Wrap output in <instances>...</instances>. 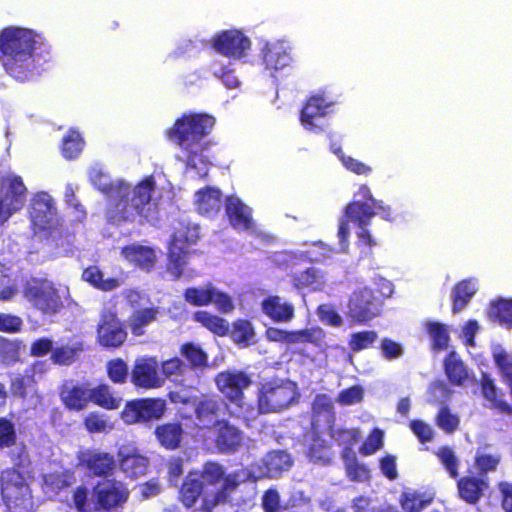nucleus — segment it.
Returning a JSON list of instances; mask_svg holds the SVG:
<instances>
[{
  "label": "nucleus",
  "mask_w": 512,
  "mask_h": 512,
  "mask_svg": "<svg viewBox=\"0 0 512 512\" xmlns=\"http://www.w3.org/2000/svg\"><path fill=\"white\" fill-rule=\"evenodd\" d=\"M298 398V387L294 381L278 377L271 378L260 383L256 407L248 404L243 413L227 409V416L230 419L242 420L249 426L260 414L281 412L296 403Z\"/></svg>",
  "instance_id": "nucleus-3"
},
{
  "label": "nucleus",
  "mask_w": 512,
  "mask_h": 512,
  "mask_svg": "<svg viewBox=\"0 0 512 512\" xmlns=\"http://www.w3.org/2000/svg\"><path fill=\"white\" fill-rule=\"evenodd\" d=\"M90 402L105 410H116L121 406L122 398L116 396L108 384L100 383L90 388Z\"/></svg>",
  "instance_id": "nucleus-33"
},
{
  "label": "nucleus",
  "mask_w": 512,
  "mask_h": 512,
  "mask_svg": "<svg viewBox=\"0 0 512 512\" xmlns=\"http://www.w3.org/2000/svg\"><path fill=\"white\" fill-rule=\"evenodd\" d=\"M96 332L98 344L112 350L121 347L128 336L123 322L118 318L116 312L110 310L101 313Z\"/></svg>",
  "instance_id": "nucleus-12"
},
{
  "label": "nucleus",
  "mask_w": 512,
  "mask_h": 512,
  "mask_svg": "<svg viewBox=\"0 0 512 512\" xmlns=\"http://www.w3.org/2000/svg\"><path fill=\"white\" fill-rule=\"evenodd\" d=\"M17 444V432L14 423L0 417V449L11 448Z\"/></svg>",
  "instance_id": "nucleus-59"
},
{
  "label": "nucleus",
  "mask_w": 512,
  "mask_h": 512,
  "mask_svg": "<svg viewBox=\"0 0 512 512\" xmlns=\"http://www.w3.org/2000/svg\"><path fill=\"white\" fill-rule=\"evenodd\" d=\"M330 436L337 445L344 446L343 451H347L348 455L353 453L352 447L361 437L358 428L331 429Z\"/></svg>",
  "instance_id": "nucleus-50"
},
{
  "label": "nucleus",
  "mask_w": 512,
  "mask_h": 512,
  "mask_svg": "<svg viewBox=\"0 0 512 512\" xmlns=\"http://www.w3.org/2000/svg\"><path fill=\"white\" fill-rule=\"evenodd\" d=\"M251 41L243 32L232 29L217 34L212 41V47L221 55L240 59L250 49Z\"/></svg>",
  "instance_id": "nucleus-14"
},
{
  "label": "nucleus",
  "mask_w": 512,
  "mask_h": 512,
  "mask_svg": "<svg viewBox=\"0 0 512 512\" xmlns=\"http://www.w3.org/2000/svg\"><path fill=\"white\" fill-rule=\"evenodd\" d=\"M0 185L4 190L5 201L20 210L27 196V188L19 175L8 174L1 179Z\"/></svg>",
  "instance_id": "nucleus-25"
},
{
  "label": "nucleus",
  "mask_w": 512,
  "mask_h": 512,
  "mask_svg": "<svg viewBox=\"0 0 512 512\" xmlns=\"http://www.w3.org/2000/svg\"><path fill=\"white\" fill-rule=\"evenodd\" d=\"M195 198L197 211L201 215L214 216L221 209L222 192L216 187L207 186L199 189L195 193Z\"/></svg>",
  "instance_id": "nucleus-23"
},
{
  "label": "nucleus",
  "mask_w": 512,
  "mask_h": 512,
  "mask_svg": "<svg viewBox=\"0 0 512 512\" xmlns=\"http://www.w3.org/2000/svg\"><path fill=\"white\" fill-rule=\"evenodd\" d=\"M377 338L378 333L374 330L354 332L348 339V347L352 352H359L371 347Z\"/></svg>",
  "instance_id": "nucleus-53"
},
{
  "label": "nucleus",
  "mask_w": 512,
  "mask_h": 512,
  "mask_svg": "<svg viewBox=\"0 0 512 512\" xmlns=\"http://www.w3.org/2000/svg\"><path fill=\"white\" fill-rule=\"evenodd\" d=\"M223 401L216 397H204L195 406L196 419L206 428L215 426L218 416L223 407Z\"/></svg>",
  "instance_id": "nucleus-26"
},
{
  "label": "nucleus",
  "mask_w": 512,
  "mask_h": 512,
  "mask_svg": "<svg viewBox=\"0 0 512 512\" xmlns=\"http://www.w3.org/2000/svg\"><path fill=\"white\" fill-rule=\"evenodd\" d=\"M83 145L84 141L81 135L77 131L70 130L62 140V155L68 160L75 159L81 153Z\"/></svg>",
  "instance_id": "nucleus-52"
},
{
  "label": "nucleus",
  "mask_w": 512,
  "mask_h": 512,
  "mask_svg": "<svg viewBox=\"0 0 512 512\" xmlns=\"http://www.w3.org/2000/svg\"><path fill=\"white\" fill-rule=\"evenodd\" d=\"M184 430L180 422H167L157 425L154 435L159 445L166 450H176L181 446Z\"/></svg>",
  "instance_id": "nucleus-24"
},
{
  "label": "nucleus",
  "mask_w": 512,
  "mask_h": 512,
  "mask_svg": "<svg viewBox=\"0 0 512 512\" xmlns=\"http://www.w3.org/2000/svg\"><path fill=\"white\" fill-rule=\"evenodd\" d=\"M459 497L468 504H476L488 488V482L480 476H463L457 481Z\"/></svg>",
  "instance_id": "nucleus-22"
},
{
  "label": "nucleus",
  "mask_w": 512,
  "mask_h": 512,
  "mask_svg": "<svg viewBox=\"0 0 512 512\" xmlns=\"http://www.w3.org/2000/svg\"><path fill=\"white\" fill-rule=\"evenodd\" d=\"M383 295L367 287L354 291L348 302V317L353 323L366 324L380 314Z\"/></svg>",
  "instance_id": "nucleus-9"
},
{
  "label": "nucleus",
  "mask_w": 512,
  "mask_h": 512,
  "mask_svg": "<svg viewBox=\"0 0 512 512\" xmlns=\"http://www.w3.org/2000/svg\"><path fill=\"white\" fill-rule=\"evenodd\" d=\"M59 398L63 406L74 412L88 408L90 403V388L88 383L64 381L59 387Z\"/></svg>",
  "instance_id": "nucleus-16"
},
{
  "label": "nucleus",
  "mask_w": 512,
  "mask_h": 512,
  "mask_svg": "<svg viewBox=\"0 0 512 512\" xmlns=\"http://www.w3.org/2000/svg\"><path fill=\"white\" fill-rule=\"evenodd\" d=\"M425 331L430 338V349L433 352H441L448 349L450 334L446 324L429 321L425 323Z\"/></svg>",
  "instance_id": "nucleus-34"
},
{
  "label": "nucleus",
  "mask_w": 512,
  "mask_h": 512,
  "mask_svg": "<svg viewBox=\"0 0 512 512\" xmlns=\"http://www.w3.org/2000/svg\"><path fill=\"white\" fill-rule=\"evenodd\" d=\"M436 455L446 471L449 473L450 477L457 478L459 475V460L456 457L454 451L448 446H443L439 448V450L436 452Z\"/></svg>",
  "instance_id": "nucleus-60"
},
{
  "label": "nucleus",
  "mask_w": 512,
  "mask_h": 512,
  "mask_svg": "<svg viewBox=\"0 0 512 512\" xmlns=\"http://www.w3.org/2000/svg\"><path fill=\"white\" fill-rule=\"evenodd\" d=\"M481 392L486 400L491 403V407L500 413L511 415L512 405L499 398V391L494 381L486 373H483L480 380Z\"/></svg>",
  "instance_id": "nucleus-35"
},
{
  "label": "nucleus",
  "mask_w": 512,
  "mask_h": 512,
  "mask_svg": "<svg viewBox=\"0 0 512 512\" xmlns=\"http://www.w3.org/2000/svg\"><path fill=\"white\" fill-rule=\"evenodd\" d=\"M199 237L198 226L181 225V227L175 231L170 243H176V245H182L188 248L190 245L195 244Z\"/></svg>",
  "instance_id": "nucleus-58"
},
{
  "label": "nucleus",
  "mask_w": 512,
  "mask_h": 512,
  "mask_svg": "<svg viewBox=\"0 0 512 512\" xmlns=\"http://www.w3.org/2000/svg\"><path fill=\"white\" fill-rule=\"evenodd\" d=\"M487 314L490 320L512 329V298H498L489 303Z\"/></svg>",
  "instance_id": "nucleus-37"
},
{
  "label": "nucleus",
  "mask_w": 512,
  "mask_h": 512,
  "mask_svg": "<svg viewBox=\"0 0 512 512\" xmlns=\"http://www.w3.org/2000/svg\"><path fill=\"white\" fill-rule=\"evenodd\" d=\"M264 464L271 474H279L288 470L293 460L288 452L285 450H273L266 454Z\"/></svg>",
  "instance_id": "nucleus-45"
},
{
  "label": "nucleus",
  "mask_w": 512,
  "mask_h": 512,
  "mask_svg": "<svg viewBox=\"0 0 512 512\" xmlns=\"http://www.w3.org/2000/svg\"><path fill=\"white\" fill-rule=\"evenodd\" d=\"M317 315L321 322L332 327H340L343 323L337 310L330 304L319 305Z\"/></svg>",
  "instance_id": "nucleus-62"
},
{
  "label": "nucleus",
  "mask_w": 512,
  "mask_h": 512,
  "mask_svg": "<svg viewBox=\"0 0 512 512\" xmlns=\"http://www.w3.org/2000/svg\"><path fill=\"white\" fill-rule=\"evenodd\" d=\"M106 372L108 378L114 384H124L130 376L129 367L122 358L109 360L106 364Z\"/></svg>",
  "instance_id": "nucleus-54"
},
{
  "label": "nucleus",
  "mask_w": 512,
  "mask_h": 512,
  "mask_svg": "<svg viewBox=\"0 0 512 512\" xmlns=\"http://www.w3.org/2000/svg\"><path fill=\"white\" fill-rule=\"evenodd\" d=\"M382 446L383 431L378 428H374L360 446L359 452L364 456L372 455Z\"/></svg>",
  "instance_id": "nucleus-61"
},
{
  "label": "nucleus",
  "mask_w": 512,
  "mask_h": 512,
  "mask_svg": "<svg viewBox=\"0 0 512 512\" xmlns=\"http://www.w3.org/2000/svg\"><path fill=\"white\" fill-rule=\"evenodd\" d=\"M82 279L94 288L104 292L112 291L121 285L118 278L109 277L104 279V273L96 265L86 267L82 272Z\"/></svg>",
  "instance_id": "nucleus-36"
},
{
  "label": "nucleus",
  "mask_w": 512,
  "mask_h": 512,
  "mask_svg": "<svg viewBox=\"0 0 512 512\" xmlns=\"http://www.w3.org/2000/svg\"><path fill=\"white\" fill-rule=\"evenodd\" d=\"M23 327V320L20 316L10 313H0V332L19 333Z\"/></svg>",
  "instance_id": "nucleus-63"
},
{
  "label": "nucleus",
  "mask_w": 512,
  "mask_h": 512,
  "mask_svg": "<svg viewBox=\"0 0 512 512\" xmlns=\"http://www.w3.org/2000/svg\"><path fill=\"white\" fill-rule=\"evenodd\" d=\"M23 297L43 316L61 312L64 303L55 284L45 277H31L22 289Z\"/></svg>",
  "instance_id": "nucleus-6"
},
{
  "label": "nucleus",
  "mask_w": 512,
  "mask_h": 512,
  "mask_svg": "<svg viewBox=\"0 0 512 512\" xmlns=\"http://www.w3.org/2000/svg\"><path fill=\"white\" fill-rule=\"evenodd\" d=\"M193 320L195 322L201 324L203 327H205L211 333H213L219 337H225L229 334L228 321L218 315L211 314L208 311H205V310L196 311L193 314Z\"/></svg>",
  "instance_id": "nucleus-38"
},
{
  "label": "nucleus",
  "mask_w": 512,
  "mask_h": 512,
  "mask_svg": "<svg viewBox=\"0 0 512 512\" xmlns=\"http://www.w3.org/2000/svg\"><path fill=\"white\" fill-rule=\"evenodd\" d=\"M83 426L89 433H104L112 428L108 422V417L98 411L88 413L83 419Z\"/></svg>",
  "instance_id": "nucleus-56"
},
{
  "label": "nucleus",
  "mask_w": 512,
  "mask_h": 512,
  "mask_svg": "<svg viewBox=\"0 0 512 512\" xmlns=\"http://www.w3.org/2000/svg\"><path fill=\"white\" fill-rule=\"evenodd\" d=\"M436 425L447 434L455 432L460 424L459 417L447 405L440 407L435 419Z\"/></svg>",
  "instance_id": "nucleus-57"
},
{
  "label": "nucleus",
  "mask_w": 512,
  "mask_h": 512,
  "mask_svg": "<svg viewBox=\"0 0 512 512\" xmlns=\"http://www.w3.org/2000/svg\"><path fill=\"white\" fill-rule=\"evenodd\" d=\"M204 482L198 476L197 471H190L180 487L179 498L186 508L193 507L202 495Z\"/></svg>",
  "instance_id": "nucleus-30"
},
{
  "label": "nucleus",
  "mask_w": 512,
  "mask_h": 512,
  "mask_svg": "<svg viewBox=\"0 0 512 512\" xmlns=\"http://www.w3.org/2000/svg\"><path fill=\"white\" fill-rule=\"evenodd\" d=\"M84 465L93 475L106 477L113 472L115 460L106 452H90L84 460Z\"/></svg>",
  "instance_id": "nucleus-32"
},
{
  "label": "nucleus",
  "mask_w": 512,
  "mask_h": 512,
  "mask_svg": "<svg viewBox=\"0 0 512 512\" xmlns=\"http://www.w3.org/2000/svg\"><path fill=\"white\" fill-rule=\"evenodd\" d=\"M216 431L214 444L223 454H232L238 451L243 443V432L228 419L215 422Z\"/></svg>",
  "instance_id": "nucleus-17"
},
{
  "label": "nucleus",
  "mask_w": 512,
  "mask_h": 512,
  "mask_svg": "<svg viewBox=\"0 0 512 512\" xmlns=\"http://www.w3.org/2000/svg\"><path fill=\"white\" fill-rule=\"evenodd\" d=\"M342 458L345 461L347 477L354 482H362L370 478V470L362 463H359L354 453L348 455L343 451Z\"/></svg>",
  "instance_id": "nucleus-47"
},
{
  "label": "nucleus",
  "mask_w": 512,
  "mask_h": 512,
  "mask_svg": "<svg viewBox=\"0 0 512 512\" xmlns=\"http://www.w3.org/2000/svg\"><path fill=\"white\" fill-rule=\"evenodd\" d=\"M225 467L216 461H206L202 465V469L197 471L199 478L204 485L216 486L224 478Z\"/></svg>",
  "instance_id": "nucleus-49"
},
{
  "label": "nucleus",
  "mask_w": 512,
  "mask_h": 512,
  "mask_svg": "<svg viewBox=\"0 0 512 512\" xmlns=\"http://www.w3.org/2000/svg\"><path fill=\"white\" fill-rule=\"evenodd\" d=\"M31 219L41 229H49L54 223L57 209L54 199L47 192L37 193L31 204Z\"/></svg>",
  "instance_id": "nucleus-18"
},
{
  "label": "nucleus",
  "mask_w": 512,
  "mask_h": 512,
  "mask_svg": "<svg viewBox=\"0 0 512 512\" xmlns=\"http://www.w3.org/2000/svg\"><path fill=\"white\" fill-rule=\"evenodd\" d=\"M79 349L68 345L55 347L50 354V360L54 365L70 366L78 357Z\"/></svg>",
  "instance_id": "nucleus-55"
},
{
  "label": "nucleus",
  "mask_w": 512,
  "mask_h": 512,
  "mask_svg": "<svg viewBox=\"0 0 512 512\" xmlns=\"http://www.w3.org/2000/svg\"><path fill=\"white\" fill-rule=\"evenodd\" d=\"M331 444L318 435H314L307 455L313 462L329 464L332 460Z\"/></svg>",
  "instance_id": "nucleus-46"
},
{
  "label": "nucleus",
  "mask_w": 512,
  "mask_h": 512,
  "mask_svg": "<svg viewBox=\"0 0 512 512\" xmlns=\"http://www.w3.org/2000/svg\"><path fill=\"white\" fill-rule=\"evenodd\" d=\"M130 496L127 485L115 478L98 481L92 489L96 509L110 511L123 507Z\"/></svg>",
  "instance_id": "nucleus-10"
},
{
  "label": "nucleus",
  "mask_w": 512,
  "mask_h": 512,
  "mask_svg": "<svg viewBox=\"0 0 512 512\" xmlns=\"http://www.w3.org/2000/svg\"><path fill=\"white\" fill-rule=\"evenodd\" d=\"M130 381L135 388L144 390L160 388L164 384V379L160 375L156 358L150 356L137 358L132 366Z\"/></svg>",
  "instance_id": "nucleus-13"
},
{
  "label": "nucleus",
  "mask_w": 512,
  "mask_h": 512,
  "mask_svg": "<svg viewBox=\"0 0 512 512\" xmlns=\"http://www.w3.org/2000/svg\"><path fill=\"white\" fill-rule=\"evenodd\" d=\"M320 272L315 267L290 274V281L297 289L313 288L316 289L320 284Z\"/></svg>",
  "instance_id": "nucleus-48"
},
{
  "label": "nucleus",
  "mask_w": 512,
  "mask_h": 512,
  "mask_svg": "<svg viewBox=\"0 0 512 512\" xmlns=\"http://www.w3.org/2000/svg\"><path fill=\"white\" fill-rule=\"evenodd\" d=\"M121 255L129 263L146 272L153 270L157 261L154 249L140 244L123 246Z\"/></svg>",
  "instance_id": "nucleus-20"
},
{
  "label": "nucleus",
  "mask_w": 512,
  "mask_h": 512,
  "mask_svg": "<svg viewBox=\"0 0 512 512\" xmlns=\"http://www.w3.org/2000/svg\"><path fill=\"white\" fill-rule=\"evenodd\" d=\"M476 293V289L469 280H462L453 287L452 313L457 314L463 310Z\"/></svg>",
  "instance_id": "nucleus-44"
},
{
  "label": "nucleus",
  "mask_w": 512,
  "mask_h": 512,
  "mask_svg": "<svg viewBox=\"0 0 512 512\" xmlns=\"http://www.w3.org/2000/svg\"><path fill=\"white\" fill-rule=\"evenodd\" d=\"M214 125L215 118L211 115L205 113L183 114L175 120L165 134L170 141L189 152L187 163L193 167L198 156L194 148L200 147L202 151L208 147V143L203 144L202 141L210 134Z\"/></svg>",
  "instance_id": "nucleus-4"
},
{
  "label": "nucleus",
  "mask_w": 512,
  "mask_h": 512,
  "mask_svg": "<svg viewBox=\"0 0 512 512\" xmlns=\"http://www.w3.org/2000/svg\"><path fill=\"white\" fill-rule=\"evenodd\" d=\"M50 58V47L39 42L34 31L19 27L0 30V64L16 81L27 82L39 76Z\"/></svg>",
  "instance_id": "nucleus-1"
},
{
  "label": "nucleus",
  "mask_w": 512,
  "mask_h": 512,
  "mask_svg": "<svg viewBox=\"0 0 512 512\" xmlns=\"http://www.w3.org/2000/svg\"><path fill=\"white\" fill-rule=\"evenodd\" d=\"M155 189L153 176H147L134 186H118L114 191L111 203L107 208V218L114 225L134 222L137 218L151 221L156 218L157 204L152 202Z\"/></svg>",
  "instance_id": "nucleus-2"
},
{
  "label": "nucleus",
  "mask_w": 512,
  "mask_h": 512,
  "mask_svg": "<svg viewBox=\"0 0 512 512\" xmlns=\"http://www.w3.org/2000/svg\"><path fill=\"white\" fill-rule=\"evenodd\" d=\"M214 382L224 398L236 407L231 411L243 413L248 405L245 402V390L252 385V377L244 370H224L215 375ZM225 408L230 410L226 403Z\"/></svg>",
  "instance_id": "nucleus-7"
},
{
  "label": "nucleus",
  "mask_w": 512,
  "mask_h": 512,
  "mask_svg": "<svg viewBox=\"0 0 512 512\" xmlns=\"http://www.w3.org/2000/svg\"><path fill=\"white\" fill-rule=\"evenodd\" d=\"M225 212L230 225L240 231L253 228L252 209L245 205L238 197L230 195L225 200Z\"/></svg>",
  "instance_id": "nucleus-19"
},
{
  "label": "nucleus",
  "mask_w": 512,
  "mask_h": 512,
  "mask_svg": "<svg viewBox=\"0 0 512 512\" xmlns=\"http://www.w3.org/2000/svg\"><path fill=\"white\" fill-rule=\"evenodd\" d=\"M231 340L240 347H248L254 343L255 330L248 319H236L229 328Z\"/></svg>",
  "instance_id": "nucleus-39"
},
{
  "label": "nucleus",
  "mask_w": 512,
  "mask_h": 512,
  "mask_svg": "<svg viewBox=\"0 0 512 512\" xmlns=\"http://www.w3.org/2000/svg\"><path fill=\"white\" fill-rule=\"evenodd\" d=\"M180 354L192 370L203 369L208 366V355L200 345L185 342L180 347Z\"/></svg>",
  "instance_id": "nucleus-40"
},
{
  "label": "nucleus",
  "mask_w": 512,
  "mask_h": 512,
  "mask_svg": "<svg viewBox=\"0 0 512 512\" xmlns=\"http://www.w3.org/2000/svg\"><path fill=\"white\" fill-rule=\"evenodd\" d=\"M262 59L266 69L273 71L287 67L291 61L289 52L279 43H266L262 49Z\"/></svg>",
  "instance_id": "nucleus-29"
},
{
  "label": "nucleus",
  "mask_w": 512,
  "mask_h": 512,
  "mask_svg": "<svg viewBox=\"0 0 512 512\" xmlns=\"http://www.w3.org/2000/svg\"><path fill=\"white\" fill-rule=\"evenodd\" d=\"M189 249L176 243H170L167 253L166 270L171 279L179 280L188 262Z\"/></svg>",
  "instance_id": "nucleus-28"
},
{
  "label": "nucleus",
  "mask_w": 512,
  "mask_h": 512,
  "mask_svg": "<svg viewBox=\"0 0 512 512\" xmlns=\"http://www.w3.org/2000/svg\"><path fill=\"white\" fill-rule=\"evenodd\" d=\"M121 471L129 478H137L145 475L149 466L147 457L137 453L127 454L120 460Z\"/></svg>",
  "instance_id": "nucleus-41"
},
{
  "label": "nucleus",
  "mask_w": 512,
  "mask_h": 512,
  "mask_svg": "<svg viewBox=\"0 0 512 512\" xmlns=\"http://www.w3.org/2000/svg\"><path fill=\"white\" fill-rule=\"evenodd\" d=\"M432 501L423 494L415 491H405L401 494L399 503L404 512H421Z\"/></svg>",
  "instance_id": "nucleus-51"
},
{
  "label": "nucleus",
  "mask_w": 512,
  "mask_h": 512,
  "mask_svg": "<svg viewBox=\"0 0 512 512\" xmlns=\"http://www.w3.org/2000/svg\"><path fill=\"white\" fill-rule=\"evenodd\" d=\"M262 312L275 323H286L293 319L294 306L278 295H269L261 303Z\"/></svg>",
  "instance_id": "nucleus-21"
},
{
  "label": "nucleus",
  "mask_w": 512,
  "mask_h": 512,
  "mask_svg": "<svg viewBox=\"0 0 512 512\" xmlns=\"http://www.w3.org/2000/svg\"><path fill=\"white\" fill-rule=\"evenodd\" d=\"M160 314V308L156 306L144 307L134 310L128 318V327L135 337L143 336L146 327L155 322Z\"/></svg>",
  "instance_id": "nucleus-27"
},
{
  "label": "nucleus",
  "mask_w": 512,
  "mask_h": 512,
  "mask_svg": "<svg viewBox=\"0 0 512 512\" xmlns=\"http://www.w3.org/2000/svg\"><path fill=\"white\" fill-rule=\"evenodd\" d=\"M354 199L345 208L347 221L353 222L358 227H366L376 215V210H383V202L373 198L367 185H361L355 194Z\"/></svg>",
  "instance_id": "nucleus-11"
},
{
  "label": "nucleus",
  "mask_w": 512,
  "mask_h": 512,
  "mask_svg": "<svg viewBox=\"0 0 512 512\" xmlns=\"http://www.w3.org/2000/svg\"><path fill=\"white\" fill-rule=\"evenodd\" d=\"M214 289L210 282L203 287H188L183 292V298L194 307L208 306L212 304Z\"/></svg>",
  "instance_id": "nucleus-43"
},
{
  "label": "nucleus",
  "mask_w": 512,
  "mask_h": 512,
  "mask_svg": "<svg viewBox=\"0 0 512 512\" xmlns=\"http://www.w3.org/2000/svg\"><path fill=\"white\" fill-rule=\"evenodd\" d=\"M364 391L359 385H354L342 390L337 398V401L342 405H353L363 400Z\"/></svg>",
  "instance_id": "nucleus-64"
},
{
  "label": "nucleus",
  "mask_w": 512,
  "mask_h": 512,
  "mask_svg": "<svg viewBox=\"0 0 512 512\" xmlns=\"http://www.w3.org/2000/svg\"><path fill=\"white\" fill-rule=\"evenodd\" d=\"M166 411V402L162 398H136L126 401L120 412L125 424H147L160 420Z\"/></svg>",
  "instance_id": "nucleus-8"
},
{
  "label": "nucleus",
  "mask_w": 512,
  "mask_h": 512,
  "mask_svg": "<svg viewBox=\"0 0 512 512\" xmlns=\"http://www.w3.org/2000/svg\"><path fill=\"white\" fill-rule=\"evenodd\" d=\"M487 447L488 445L479 447L474 457V467L478 476L482 478L488 473L496 471L501 461V456L498 453L487 452Z\"/></svg>",
  "instance_id": "nucleus-42"
},
{
  "label": "nucleus",
  "mask_w": 512,
  "mask_h": 512,
  "mask_svg": "<svg viewBox=\"0 0 512 512\" xmlns=\"http://www.w3.org/2000/svg\"><path fill=\"white\" fill-rule=\"evenodd\" d=\"M332 106L331 102H327L323 95L314 94L309 96L304 102L299 120L301 125L308 131L320 133L325 130V126L317 122L326 117L328 109Z\"/></svg>",
  "instance_id": "nucleus-15"
},
{
  "label": "nucleus",
  "mask_w": 512,
  "mask_h": 512,
  "mask_svg": "<svg viewBox=\"0 0 512 512\" xmlns=\"http://www.w3.org/2000/svg\"><path fill=\"white\" fill-rule=\"evenodd\" d=\"M444 372L450 384L462 386L468 379V370L456 351H450L443 360Z\"/></svg>",
  "instance_id": "nucleus-31"
},
{
  "label": "nucleus",
  "mask_w": 512,
  "mask_h": 512,
  "mask_svg": "<svg viewBox=\"0 0 512 512\" xmlns=\"http://www.w3.org/2000/svg\"><path fill=\"white\" fill-rule=\"evenodd\" d=\"M0 494L9 512H31L33 497L22 472L14 467L6 468L0 476Z\"/></svg>",
  "instance_id": "nucleus-5"
}]
</instances>
